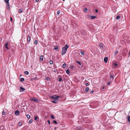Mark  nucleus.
Returning <instances> with one entry per match:
<instances>
[{
  "label": "nucleus",
  "mask_w": 130,
  "mask_h": 130,
  "mask_svg": "<svg viewBox=\"0 0 130 130\" xmlns=\"http://www.w3.org/2000/svg\"><path fill=\"white\" fill-rule=\"evenodd\" d=\"M9 43L8 42H7L5 44V45H4V47L6 48L7 50H9L10 48H9L8 46V45Z\"/></svg>",
  "instance_id": "nucleus-4"
},
{
  "label": "nucleus",
  "mask_w": 130,
  "mask_h": 130,
  "mask_svg": "<svg viewBox=\"0 0 130 130\" xmlns=\"http://www.w3.org/2000/svg\"><path fill=\"white\" fill-rule=\"evenodd\" d=\"M114 64L116 66L118 65V64L116 63H114Z\"/></svg>",
  "instance_id": "nucleus-42"
},
{
  "label": "nucleus",
  "mask_w": 130,
  "mask_h": 130,
  "mask_svg": "<svg viewBox=\"0 0 130 130\" xmlns=\"http://www.w3.org/2000/svg\"><path fill=\"white\" fill-rule=\"evenodd\" d=\"M23 12V10L22 9H21L19 10V12L20 13H22Z\"/></svg>",
  "instance_id": "nucleus-28"
},
{
  "label": "nucleus",
  "mask_w": 130,
  "mask_h": 130,
  "mask_svg": "<svg viewBox=\"0 0 130 130\" xmlns=\"http://www.w3.org/2000/svg\"><path fill=\"white\" fill-rule=\"evenodd\" d=\"M20 81L21 82H23L24 81V79L23 78H21L20 79Z\"/></svg>",
  "instance_id": "nucleus-15"
},
{
  "label": "nucleus",
  "mask_w": 130,
  "mask_h": 130,
  "mask_svg": "<svg viewBox=\"0 0 130 130\" xmlns=\"http://www.w3.org/2000/svg\"><path fill=\"white\" fill-rule=\"evenodd\" d=\"M10 21H12V18L11 17L10 18Z\"/></svg>",
  "instance_id": "nucleus-48"
},
{
  "label": "nucleus",
  "mask_w": 130,
  "mask_h": 130,
  "mask_svg": "<svg viewBox=\"0 0 130 130\" xmlns=\"http://www.w3.org/2000/svg\"><path fill=\"white\" fill-rule=\"evenodd\" d=\"M26 116L27 118L28 119H29L30 117V116L28 115H27Z\"/></svg>",
  "instance_id": "nucleus-26"
},
{
  "label": "nucleus",
  "mask_w": 130,
  "mask_h": 130,
  "mask_svg": "<svg viewBox=\"0 0 130 130\" xmlns=\"http://www.w3.org/2000/svg\"><path fill=\"white\" fill-rule=\"evenodd\" d=\"M45 79L47 80H50V78L48 77H46Z\"/></svg>",
  "instance_id": "nucleus-24"
},
{
  "label": "nucleus",
  "mask_w": 130,
  "mask_h": 130,
  "mask_svg": "<svg viewBox=\"0 0 130 130\" xmlns=\"http://www.w3.org/2000/svg\"><path fill=\"white\" fill-rule=\"evenodd\" d=\"M118 53V51H115V52H114L115 55H116Z\"/></svg>",
  "instance_id": "nucleus-22"
},
{
  "label": "nucleus",
  "mask_w": 130,
  "mask_h": 130,
  "mask_svg": "<svg viewBox=\"0 0 130 130\" xmlns=\"http://www.w3.org/2000/svg\"><path fill=\"white\" fill-rule=\"evenodd\" d=\"M54 49L56 50H58V46H56L54 47Z\"/></svg>",
  "instance_id": "nucleus-12"
},
{
  "label": "nucleus",
  "mask_w": 130,
  "mask_h": 130,
  "mask_svg": "<svg viewBox=\"0 0 130 130\" xmlns=\"http://www.w3.org/2000/svg\"><path fill=\"white\" fill-rule=\"evenodd\" d=\"M65 1V0H63V1H64H64Z\"/></svg>",
  "instance_id": "nucleus-50"
},
{
  "label": "nucleus",
  "mask_w": 130,
  "mask_h": 130,
  "mask_svg": "<svg viewBox=\"0 0 130 130\" xmlns=\"http://www.w3.org/2000/svg\"><path fill=\"white\" fill-rule=\"evenodd\" d=\"M47 122L50 125V121L49 120H48L47 121Z\"/></svg>",
  "instance_id": "nucleus-43"
},
{
  "label": "nucleus",
  "mask_w": 130,
  "mask_h": 130,
  "mask_svg": "<svg viewBox=\"0 0 130 130\" xmlns=\"http://www.w3.org/2000/svg\"><path fill=\"white\" fill-rule=\"evenodd\" d=\"M89 90V88L87 87L86 88V89H85L86 91V92H88V91Z\"/></svg>",
  "instance_id": "nucleus-17"
},
{
  "label": "nucleus",
  "mask_w": 130,
  "mask_h": 130,
  "mask_svg": "<svg viewBox=\"0 0 130 130\" xmlns=\"http://www.w3.org/2000/svg\"><path fill=\"white\" fill-rule=\"evenodd\" d=\"M59 96H57L56 95L52 96L50 95L49 98L52 100H53L51 102L53 103H56L59 100Z\"/></svg>",
  "instance_id": "nucleus-1"
},
{
  "label": "nucleus",
  "mask_w": 130,
  "mask_h": 130,
  "mask_svg": "<svg viewBox=\"0 0 130 130\" xmlns=\"http://www.w3.org/2000/svg\"><path fill=\"white\" fill-rule=\"evenodd\" d=\"M38 41L37 40H36L35 41V44H37V43Z\"/></svg>",
  "instance_id": "nucleus-34"
},
{
  "label": "nucleus",
  "mask_w": 130,
  "mask_h": 130,
  "mask_svg": "<svg viewBox=\"0 0 130 130\" xmlns=\"http://www.w3.org/2000/svg\"><path fill=\"white\" fill-rule=\"evenodd\" d=\"M60 13V11H58L57 12V14L58 15H59V14Z\"/></svg>",
  "instance_id": "nucleus-35"
},
{
  "label": "nucleus",
  "mask_w": 130,
  "mask_h": 130,
  "mask_svg": "<svg viewBox=\"0 0 130 130\" xmlns=\"http://www.w3.org/2000/svg\"><path fill=\"white\" fill-rule=\"evenodd\" d=\"M37 116L35 117L34 118L35 120H36L37 119Z\"/></svg>",
  "instance_id": "nucleus-38"
},
{
  "label": "nucleus",
  "mask_w": 130,
  "mask_h": 130,
  "mask_svg": "<svg viewBox=\"0 0 130 130\" xmlns=\"http://www.w3.org/2000/svg\"><path fill=\"white\" fill-rule=\"evenodd\" d=\"M66 73L69 75V73L70 72L69 71L68 69L66 71Z\"/></svg>",
  "instance_id": "nucleus-18"
},
{
  "label": "nucleus",
  "mask_w": 130,
  "mask_h": 130,
  "mask_svg": "<svg viewBox=\"0 0 130 130\" xmlns=\"http://www.w3.org/2000/svg\"><path fill=\"white\" fill-rule=\"evenodd\" d=\"M30 100L31 101H33L36 103L39 102L40 101L39 100H38L35 97H33V98L30 99Z\"/></svg>",
  "instance_id": "nucleus-3"
},
{
  "label": "nucleus",
  "mask_w": 130,
  "mask_h": 130,
  "mask_svg": "<svg viewBox=\"0 0 130 130\" xmlns=\"http://www.w3.org/2000/svg\"><path fill=\"white\" fill-rule=\"evenodd\" d=\"M5 113H6L5 112V111H4V110H3V112H2V114L3 115H4L5 114Z\"/></svg>",
  "instance_id": "nucleus-36"
},
{
  "label": "nucleus",
  "mask_w": 130,
  "mask_h": 130,
  "mask_svg": "<svg viewBox=\"0 0 130 130\" xmlns=\"http://www.w3.org/2000/svg\"><path fill=\"white\" fill-rule=\"evenodd\" d=\"M80 53H81V54L82 55H84V53L82 51H81L80 52Z\"/></svg>",
  "instance_id": "nucleus-29"
},
{
  "label": "nucleus",
  "mask_w": 130,
  "mask_h": 130,
  "mask_svg": "<svg viewBox=\"0 0 130 130\" xmlns=\"http://www.w3.org/2000/svg\"><path fill=\"white\" fill-rule=\"evenodd\" d=\"M5 2L6 3H8L9 0H4Z\"/></svg>",
  "instance_id": "nucleus-23"
},
{
  "label": "nucleus",
  "mask_w": 130,
  "mask_h": 130,
  "mask_svg": "<svg viewBox=\"0 0 130 130\" xmlns=\"http://www.w3.org/2000/svg\"><path fill=\"white\" fill-rule=\"evenodd\" d=\"M7 4L6 5V7L7 8L9 9V10L10 9V6L9 4V3H6Z\"/></svg>",
  "instance_id": "nucleus-7"
},
{
  "label": "nucleus",
  "mask_w": 130,
  "mask_h": 130,
  "mask_svg": "<svg viewBox=\"0 0 130 130\" xmlns=\"http://www.w3.org/2000/svg\"><path fill=\"white\" fill-rule=\"evenodd\" d=\"M86 85L87 86H88L89 85V84L87 83H86Z\"/></svg>",
  "instance_id": "nucleus-46"
},
{
  "label": "nucleus",
  "mask_w": 130,
  "mask_h": 130,
  "mask_svg": "<svg viewBox=\"0 0 130 130\" xmlns=\"http://www.w3.org/2000/svg\"><path fill=\"white\" fill-rule=\"evenodd\" d=\"M128 121L130 123V116L128 117L127 118Z\"/></svg>",
  "instance_id": "nucleus-25"
},
{
  "label": "nucleus",
  "mask_w": 130,
  "mask_h": 130,
  "mask_svg": "<svg viewBox=\"0 0 130 130\" xmlns=\"http://www.w3.org/2000/svg\"><path fill=\"white\" fill-rule=\"evenodd\" d=\"M39 0H36V1L37 2H38L39 1Z\"/></svg>",
  "instance_id": "nucleus-49"
},
{
  "label": "nucleus",
  "mask_w": 130,
  "mask_h": 130,
  "mask_svg": "<svg viewBox=\"0 0 130 130\" xmlns=\"http://www.w3.org/2000/svg\"><path fill=\"white\" fill-rule=\"evenodd\" d=\"M70 68L71 69H73L74 68V66H71Z\"/></svg>",
  "instance_id": "nucleus-39"
},
{
  "label": "nucleus",
  "mask_w": 130,
  "mask_h": 130,
  "mask_svg": "<svg viewBox=\"0 0 130 130\" xmlns=\"http://www.w3.org/2000/svg\"><path fill=\"white\" fill-rule=\"evenodd\" d=\"M94 92V91L93 90H91L90 92V93L92 94Z\"/></svg>",
  "instance_id": "nucleus-41"
},
{
  "label": "nucleus",
  "mask_w": 130,
  "mask_h": 130,
  "mask_svg": "<svg viewBox=\"0 0 130 130\" xmlns=\"http://www.w3.org/2000/svg\"><path fill=\"white\" fill-rule=\"evenodd\" d=\"M66 63H64L63 64V67L65 68L66 67Z\"/></svg>",
  "instance_id": "nucleus-19"
},
{
  "label": "nucleus",
  "mask_w": 130,
  "mask_h": 130,
  "mask_svg": "<svg viewBox=\"0 0 130 130\" xmlns=\"http://www.w3.org/2000/svg\"><path fill=\"white\" fill-rule=\"evenodd\" d=\"M95 11L96 13H97L98 12V10L97 9L95 10Z\"/></svg>",
  "instance_id": "nucleus-47"
},
{
  "label": "nucleus",
  "mask_w": 130,
  "mask_h": 130,
  "mask_svg": "<svg viewBox=\"0 0 130 130\" xmlns=\"http://www.w3.org/2000/svg\"><path fill=\"white\" fill-rule=\"evenodd\" d=\"M51 117L53 119H54L55 118L54 116L53 115H52L51 116Z\"/></svg>",
  "instance_id": "nucleus-33"
},
{
  "label": "nucleus",
  "mask_w": 130,
  "mask_h": 130,
  "mask_svg": "<svg viewBox=\"0 0 130 130\" xmlns=\"http://www.w3.org/2000/svg\"><path fill=\"white\" fill-rule=\"evenodd\" d=\"M100 47L102 49L103 48V46L102 44H100L99 45Z\"/></svg>",
  "instance_id": "nucleus-14"
},
{
  "label": "nucleus",
  "mask_w": 130,
  "mask_h": 130,
  "mask_svg": "<svg viewBox=\"0 0 130 130\" xmlns=\"http://www.w3.org/2000/svg\"><path fill=\"white\" fill-rule=\"evenodd\" d=\"M104 61L105 63H107L108 60V58L107 57H105L104 58Z\"/></svg>",
  "instance_id": "nucleus-9"
},
{
  "label": "nucleus",
  "mask_w": 130,
  "mask_h": 130,
  "mask_svg": "<svg viewBox=\"0 0 130 130\" xmlns=\"http://www.w3.org/2000/svg\"><path fill=\"white\" fill-rule=\"evenodd\" d=\"M15 114L17 116H18L19 114V111L18 110L15 111Z\"/></svg>",
  "instance_id": "nucleus-8"
},
{
  "label": "nucleus",
  "mask_w": 130,
  "mask_h": 130,
  "mask_svg": "<svg viewBox=\"0 0 130 130\" xmlns=\"http://www.w3.org/2000/svg\"><path fill=\"white\" fill-rule=\"evenodd\" d=\"M53 122L56 124H57V122L55 120L53 121Z\"/></svg>",
  "instance_id": "nucleus-27"
},
{
  "label": "nucleus",
  "mask_w": 130,
  "mask_h": 130,
  "mask_svg": "<svg viewBox=\"0 0 130 130\" xmlns=\"http://www.w3.org/2000/svg\"><path fill=\"white\" fill-rule=\"evenodd\" d=\"M24 73L26 75H28L29 74V72L27 71H25L24 72Z\"/></svg>",
  "instance_id": "nucleus-13"
},
{
  "label": "nucleus",
  "mask_w": 130,
  "mask_h": 130,
  "mask_svg": "<svg viewBox=\"0 0 130 130\" xmlns=\"http://www.w3.org/2000/svg\"><path fill=\"white\" fill-rule=\"evenodd\" d=\"M32 121V119H30L28 123L29 124H31Z\"/></svg>",
  "instance_id": "nucleus-20"
},
{
  "label": "nucleus",
  "mask_w": 130,
  "mask_h": 130,
  "mask_svg": "<svg viewBox=\"0 0 130 130\" xmlns=\"http://www.w3.org/2000/svg\"><path fill=\"white\" fill-rule=\"evenodd\" d=\"M57 71V70L56 69H54V72H56Z\"/></svg>",
  "instance_id": "nucleus-44"
},
{
  "label": "nucleus",
  "mask_w": 130,
  "mask_h": 130,
  "mask_svg": "<svg viewBox=\"0 0 130 130\" xmlns=\"http://www.w3.org/2000/svg\"><path fill=\"white\" fill-rule=\"evenodd\" d=\"M110 84V82H109L108 83H107V85H109Z\"/></svg>",
  "instance_id": "nucleus-45"
},
{
  "label": "nucleus",
  "mask_w": 130,
  "mask_h": 130,
  "mask_svg": "<svg viewBox=\"0 0 130 130\" xmlns=\"http://www.w3.org/2000/svg\"><path fill=\"white\" fill-rule=\"evenodd\" d=\"M104 87H103V88L104 89Z\"/></svg>",
  "instance_id": "nucleus-51"
},
{
  "label": "nucleus",
  "mask_w": 130,
  "mask_h": 130,
  "mask_svg": "<svg viewBox=\"0 0 130 130\" xmlns=\"http://www.w3.org/2000/svg\"><path fill=\"white\" fill-rule=\"evenodd\" d=\"M76 62V63H77L79 64L80 65H81V63L79 61H77Z\"/></svg>",
  "instance_id": "nucleus-21"
},
{
  "label": "nucleus",
  "mask_w": 130,
  "mask_h": 130,
  "mask_svg": "<svg viewBox=\"0 0 130 130\" xmlns=\"http://www.w3.org/2000/svg\"><path fill=\"white\" fill-rule=\"evenodd\" d=\"M110 78H112V79H113V77L111 75H110Z\"/></svg>",
  "instance_id": "nucleus-40"
},
{
  "label": "nucleus",
  "mask_w": 130,
  "mask_h": 130,
  "mask_svg": "<svg viewBox=\"0 0 130 130\" xmlns=\"http://www.w3.org/2000/svg\"><path fill=\"white\" fill-rule=\"evenodd\" d=\"M25 89L23 88L22 87H20V92H22L24 91L25 90Z\"/></svg>",
  "instance_id": "nucleus-6"
},
{
  "label": "nucleus",
  "mask_w": 130,
  "mask_h": 130,
  "mask_svg": "<svg viewBox=\"0 0 130 130\" xmlns=\"http://www.w3.org/2000/svg\"><path fill=\"white\" fill-rule=\"evenodd\" d=\"M69 46L67 44H66L64 47H62V48L61 54L62 55H65L67 51Z\"/></svg>",
  "instance_id": "nucleus-2"
},
{
  "label": "nucleus",
  "mask_w": 130,
  "mask_h": 130,
  "mask_svg": "<svg viewBox=\"0 0 130 130\" xmlns=\"http://www.w3.org/2000/svg\"><path fill=\"white\" fill-rule=\"evenodd\" d=\"M43 59V56L42 55H41L40 57V60L41 61H42Z\"/></svg>",
  "instance_id": "nucleus-10"
},
{
  "label": "nucleus",
  "mask_w": 130,
  "mask_h": 130,
  "mask_svg": "<svg viewBox=\"0 0 130 130\" xmlns=\"http://www.w3.org/2000/svg\"><path fill=\"white\" fill-rule=\"evenodd\" d=\"M62 80V79L60 77L59 78V82L61 81Z\"/></svg>",
  "instance_id": "nucleus-32"
},
{
  "label": "nucleus",
  "mask_w": 130,
  "mask_h": 130,
  "mask_svg": "<svg viewBox=\"0 0 130 130\" xmlns=\"http://www.w3.org/2000/svg\"><path fill=\"white\" fill-rule=\"evenodd\" d=\"M22 123L21 122H20L19 123V126H21L22 125Z\"/></svg>",
  "instance_id": "nucleus-37"
},
{
  "label": "nucleus",
  "mask_w": 130,
  "mask_h": 130,
  "mask_svg": "<svg viewBox=\"0 0 130 130\" xmlns=\"http://www.w3.org/2000/svg\"><path fill=\"white\" fill-rule=\"evenodd\" d=\"M31 40V37L29 35L28 36L27 38V41L28 43H30V41Z\"/></svg>",
  "instance_id": "nucleus-5"
},
{
  "label": "nucleus",
  "mask_w": 130,
  "mask_h": 130,
  "mask_svg": "<svg viewBox=\"0 0 130 130\" xmlns=\"http://www.w3.org/2000/svg\"><path fill=\"white\" fill-rule=\"evenodd\" d=\"M90 17H91V19H94L96 18V16H90Z\"/></svg>",
  "instance_id": "nucleus-11"
},
{
  "label": "nucleus",
  "mask_w": 130,
  "mask_h": 130,
  "mask_svg": "<svg viewBox=\"0 0 130 130\" xmlns=\"http://www.w3.org/2000/svg\"><path fill=\"white\" fill-rule=\"evenodd\" d=\"M120 16L119 15H118L116 17V19L117 20H118L120 18Z\"/></svg>",
  "instance_id": "nucleus-16"
},
{
  "label": "nucleus",
  "mask_w": 130,
  "mask_h": 130,
  "mask_svg": "<svg viewBox=\"0 0 130 130\" xmlns=\"http://www.w3.org/2000/svg\"><path fill=\"white\" fill-rule=\"evenodd\" d=\"M50 63L51 64H52L53 63V62L51 60L50 61Z\"/></svg>",
  "instance_id": "nucleus-31"
},
{
  "label": "nucleus",
  "mask_w": 130,
  "mask_h": 130,
  "mask_svg": "<svg viewBox=\"0 0 130 130\" xmlns=\"http://www.w3.org/2000/svg\"><path fill=\"white\" fill-rule=\"evenodd\" d=\"M87 11V9L86 8H85L84 9V11L85 12H86Z\"/></svg>",
  "instance_id": "nucleus-30"
}]
</instances>
